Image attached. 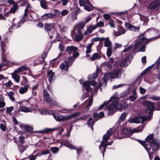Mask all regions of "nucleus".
<instances>
[{"label": "nucleus", "instance_id": "obj_1", "mask_svg": "<svg viewBox=\"0 0 160 160\" xmlns=\"http://www.w3.org/2000/svg\"><path fill=\"white\" fill-rule=\"evenodd\" d=\"M127 107V104L124 103H120L118 102H113L112 104L108 106L105 109L108 110V114L109 115L113 114L116 111V109L121 110L125 109Z\"/></svg>", "mask_w": 160, "mask_h": 160}, {"label": "nucleus", "instance_id": "obj_2", "mask_svg": "<svg viewBox=\"0 0 160 160\" xmlns=\"http://www.w3.org/2000/svg\"><path fill=\"white\" fill-rule=\"evenodd\" d=\"M114 132L113 129L110 128L108 130L106 133L103 136L101 144L99 146V149L102 153V156L104 157V153L106 151L107 146L109 144H105L106 142L109 139L110 137L112 134Z\"/></svg>", "mask_w": 160, "mask_h": 160}, {"label": "nucleus", "instance_id": "obj_3", "mask_svg": "<svg viewBox=\"0 0 160 160\" xmlns=\"http://www.w3.org/2000/svg\"><path fill=\"white\" fill-rule=\"evenodd\" d=\"M132 134V130L129 128L122 129L118 133V138H121L129 137Z\"/></svg>", "mask_w": 160, "mask_h": 160}, {"label": "nucleus", "instance_id": "obj_4", "mask_svg": "<svg viewBox=\"0 0 160 160\" xmlns=\"http://www.w3.org/2000/svg\"><path fill=\"white\" fill-rule=\"evenodd\" d=\"M159 2L158 0H156L151 2L148 5V10L149 12L158 11L159 8Z\"/></svg>", "mask_w": 160, "mask_h": 160}, {"label": "nucleus", "instance_id": "obj_5", "mask_svg": "<svg viewBox=\"0 0 160 160\" xmlns=\"http://www.w3.org/2000/svg\"><path fill=\"white\" fill-rule=\"evenodd\" d=\"M142 103L147 106V108L145 110L147 114H148L150 116L152 115V110L154 108V103L153 102H149L146 101L143 102Z\"/></svg>", "mask_w": 160, "mask_h": 160}, {"label": "nucleus", "instance_id": "obj_6", "mask_svg": "<svg viewBox=\"0 0 160 160\" xmlns=\"http://www.w3.org/2000/svg\"><path fill=\"white\" fill-rule=\"evenodd\" d=\"M74 60L72 57L69 58L67 60H66L64 63L60 64V67L62 71L68 70V67L72 64V62Z\"/></svg>", "mask_w": 160, "mask_h": 160}, {"label": "nucleus", "instance_id": "obj_7", "mask_svg": "<svg viewBox=\"0 0 160 160\" xmlns=\"http://www.w3.org/2000/svg\"><path fill=\"white\" fill-rule=\"evenodd\" d=\"M147 119L148 118L145 116H140L130 119L128 120V121L130 123H138L141 122L142 123H143L144 121L147 120Z\"/></svg>", "mask_w": 160, "mask_h": 160}, {"label": "nucleus", "instance_id": "obj_8", "mask_svg": "<svg viewBox=\"0 0 160 160\" xmlns=\"http://www.w3.org/2000/svg\"><path fill=\"white\" fill-rule=\"evenodd\" d=\"M34 109L32 107H27L25 105H22L20 106L18 111H21L24 112H32L34 110Z\"/></svg>", "mask_w": 160, "mask_h": 160}, {"label": "nucleus", "instance_id": "obj_9", "mask_svg": "<svg viewBox=\"0 0 160 160\" xmlns=\"http://www.w3.org/2000/svg\"><path fill=\"white\" fill-rule=\"evenodd\" d=\"M122 73L120 69H117L112 72H110L109 75L112 78H115L119 77L121 75Z\"/></svg>", "mask_w": 160, "mask_h": 160}, {"label": "nucleus", "instance_id": "obj_10", "mask_svg": "<svg viewBox=\"0 0 160 160\" xmlns=\"http://www.w3.org/2000/svg\"><path fill=\"white\" fill-rule=\"evenodd\" d=\"M83 81V79H81L79 80V82L81 84H82V85L83 88L87 92H89L90 91V82L88 81H86L82 83Z\"/></svg>", "mask_w": 160, "mask_h": 160}, {"label": "nucleus", "instance_id": "obj_11", "mask_svg": "<svg viewBox=\"0 0 160 160\" xmlns=\"http://www.w3.org/2000/svg\"><path fill=\"white\" fill-rule=\"evenodd\" d=\"M23 19H22V21L21 20L18 19L14 18L13 20V22L12 24V28H17L20 25V24H22L23 23Z\"/></svg>", "mask_w": 160, "mask_h": 160}, {"label": "nucleus", "instance_id": "obj_12", "mask_svg": "<svg viewBox=\"0 0 160 160\" xmlns=\"http://www.w3.org/2000/svg\"><path fill=\"white\" fill-rule=\"evenodd\" d=\"M125 25L127 28L132 31L137 32L140 29V26H136L132 25L128 23H125Z\"/></svg>", "mask_w": 160, "mask_h": 160}, {"label": "nucleus", "instance_id": "obj_13", "mask_svg": "<svg viewBox=\"0 0 160 160\" xmlns=\"http://www.w3.org/2000/svg\"><path fill=\"white\" fill-rule=\"evenodd\" d=\"M150 146L153 151L156 150L158 146V141L157 140L153 139L150 142Z\"/></svg>", "mask_w": 160, "mask_h": 160}, {"label": "nucleus", "instance_id": "obj_14", "mask_svg": "<svg viewBox=\"0 0 160 160\" xmlns=\"http://www.w3.org/2000/svg\"><path fill=\"white\" fill-rule=\"evenodd\" d=\"M131 60V55H129L125 59L122 61L120 63V66L122 67H124L127 66L130 63Z\"/></svg>", "mask_w": 160, "mask_h": 160}, {"label": "nucleus", "instance_id": "obj_15", "mask_svg": "<svg viewBox=\"0 0 160 160\" xmlns=\"http://www.w3.org/2000/svg\"><path fill=\"white\" fill-rule=\"evenodd\" d=\"M101 40L104 41V45L105 47H107L108 48L112 47V43L109 39V38H102Z\"/></svg>", "mask_w": 160, "mask_h": 160}, {"label": "nucleus", "instance_id": "obj_16", "mask_svg": "<svg viewBox=\"0 0 160 160\" xmlns=\"http://www.w3.org/2000/svg\"><path fill=\"white\" fill-rule=\"evenodd\" d=\"M78 50L77 47L73 46H71L67 47L66 51L68 54L71 55Z\"/></svg>", "mask_w": 160, "mask_h": 160}, {"label": "nucleus", "instance_id": "obj_17", "mask_svg": "<svg viewBox=\"0 0 160 160\" xmlns=\"http://www.w3.org/2000/svg\"><path fill=\"white\" fill-rule=\"evenodd\" d=\"M28 84H26L23 86L21 87L19 90V92L20 94H23L26 93L28 90L29 88Z\"/></svg>", "mask_w": 160, "mask_h": 160}, {"label": "nucleus", "instance_id": "obj_18", "mask_svg": "<svg viewBox=\"0 0 160 160\" xmlns=\"http://www.w3.org/2000/svg\"><path fill=\"white\" fill-rule=\"evenodd\" d=\"M42 18L43 19L46 20L48 19L55 18V16L54 14L49 13L44 14L42 16Z\"/></svg>", "mask_w": 160, "mask_h": 160}, {"label": "nucleus", "instance_id": "obj_19", "mask_svg": "<svg viewBox=\"0 0 160 160\" xmlns=\"http://www.w3.org/2000/svg\"><path fill=\"white\" fill-rule=\"evenodd\" d=\"M43 96L45 100L47 102H49L51 100V97L49 95L48 92L45 90H43Z\"/></svg>", "mask_w": 160, "mask_h": 160}, {"label": "nucleus", "instance_id": "obj_20", "mask_svg": "<svg viewBox=\"0 0 160 160\" xmlns=\"http://www.w3.org/2000/svg\"><path fill=\"white\" fill-rule=\"evenodd\" d=\"M83 38L82 34L80 30H78L77 34L75 37V40L77 41L81 40Z\"/></svg>", "mask_w": 160, "mask_h": 160}, {"label": "nucleus", "instance_id": "obj_21", "mask_svg": "<svg viewBox=\"0 0 160 160\" xmlns=\"http://www.w3.org/2000/svg\"><path fill=\"white\" fill-rule=\"evenodd\" d=\"M61 144H63L71 149H76V148L69 142L68 141H64L61 142Z\"/></svg>", "mask_w": 160, "mask_h": 160}, {"label": "nucleus", "instance_id": "obj_22", "mask_svg": "<svg viewBox=\"0 0 160 160\" xmlns=\"http://www.w3.org/2000/svg\"><path fill=\"white\" fill-rule=\"evenodd\" d=\"M53 116L55 120L61 122L67 120L65 118V117H63L61 115L53 114Z\"/></svg>", "mask_w": 160, "mask_h": 160}, {"label": "nucleus", "instance_id": "obj_23", "mask_svg": "<svg viewBox=\"0 0 160 160\" xmlns=\"http://www.w3.org/2000/svg\"><path fill=\"white\" fill-rule=\"evenodd\" d=\"M144 127V125L142 126H140L139 127L133 128L132 130V134L134 133H138L141 132Z\"/></svg>", "mask_w": 160, "mask_h": 160}, {"label": "nucleus", "instance_id": "obj_24", "mask_svg": "<svg viewBox=\"0 0 160 160\" xmlns=\"http://www.w3.org/2000/svg\"><path fill=\"white\" fill-rule=\"evenodd\" d=\"M18 73L15 72L14 71L12 74V78L14 79L15 81L17 82H19L20 79V77L18 75Z\"/></svg>", "mask_w": 160, "mask_h": 160}, {"label": "nucleus", "instance_id": "obj_25", "mask_svg": "<svg viewBox=\"0 0 160 160\" xmlns=\"http://www.w3.org/2000/svg\"><path fill=\"white\" fill-rule=\"evenodd\" d=\"M54 73L52 72V70H50L48 72V80L50 82L53 81L54 77Z\"/></svg>", "mask_w": 160, "mask_h": 160}, {"label": "nucleus", "instance_id": "obj_26", "mask_svg": "<svg viewBox=\"0 0 160 160\" xmlns=\"http://www.w3.org/2000/svg\"><path fill=\"white\" fill-rule=\"evenodd\" d=\"M85 23L83 22H80L77 24L75 27V29L78 30H80L82 29L85 26Z\"/></svg>", "mask_w": 160, "mask_h": 160}, {"label": "nucleus", "instance_id": "obj_27", "mask_svg": "<svg viewBox=\"0 0 160 160\" xmlns=\"http://www.w3.org/2000/svg\"><path fill=\"white\" fill-rule=\"evenodd\" d=\"M28 67H26L25 66H22L19 68L17 70H15V72H17L19 73L20 72H21L25 70H28Z\"/></svg>", "mask_w": 160, "mask_h": 160}, {"label": "nucleus", "instance_id": "obj_28", "mask_svg": "<svg viewBox=\"0 0 160 160\" xmlns=\"http://www.w3.org/2000/svg\"><path fill=\"white\" fill-rule=\"evenodd\" d=\"M80 114V113L79 112L72 113L70 115L65 116V118L67 120L70 119L72 118L76 117L79 115Z\"/></svg>", "mask_w": 160, "mask_h": 160}, {"label": "nucleus", "instance_id": "obj_29", "mask_svg": "<svg viewBox=\"0 0 160 160\" xmlns=\"http://www.w3.org/2000/svg\"><path fill=\"white\" fill-rule=\"evenodd\" d=\"M53 27V24L52 23H46L44 25L45 28L47 30L49 34V31L51 30Z\"/></svg>", "mask_w": 160, "mask_h": 160}, {"label": "nucleus", "instance_id": "obj_30", "mask_svg": "<svg viewBox=\"0 0 160 160\" xmlns=\"http://www.w3.org/2000/svg\"><path fill=\"white\" fill-rule=\"evenodd\" d=\"M28 146L26 145H23L22 144L18 145V149L22 153L27 148Z\"/></svg>", "mask_w": 160, "mask_h": 160}, {"label": "nucleus", "instance_id": "obj_31", "mask_svg": "<svg viewBox=\"0 0 160 160\" xmlns=\"http://www.w3.org/2000/svg\"><path fill=\"white\" fill-rule=\"evenodd\" d=\"M90 44H89L87 47V49L86 51L85 57L87 58L88 59L90 58Z\"/></svg>", "mask_w": 160, "mask_h": 160}, {"label": "nucleus", "instance_id": "obj_32", "mask_svg": "<svg viewBox=\"0 0 160 160\" xmlns=\"http://www.w3.org/2000/svg\"><path fill=\"white\" fill-rule=\"evenodd\" d=\"M40 2L41 6L42 8L45 9H48V6L45 1L44 0H42L40 1Z\"/></svg>", "mask_w": 160, "mask_h": 160}, {"label": "nucleus", "instance_id": "obj_33", "mask_svg": "<svg viewBox=\"0 0 160 160\" xmlns=\"http://www.w3.org/2000/svg\"><path fill=\"white\" fill-rule=\"evenodd\" d=\"M101 58L99 54L97 53H94L92 55L91 58L92 60H94L96 59H99Z\"/></svg>", "mask_w": 160, "mask_h": 160}, {"label": "nucleus", "instance_id": "obj_34", "mask_svg": "<svg viewBox=\"0 0 160 160\" xmlns=\"http://www.w3.org/2000/svg\"><path fill=\"white\" fill-rule=\"evenodd\" d=\"M99 67L97 66V70L95 72L93 73L92 75V78L93 79H95L97 78L98 76V73L99 72Z\"/></svg>", "mask_w": 160, "mask_h": 160}, {"label": "nucleus", "instance_id": "obj_35", "mask_svg": "<svg viewBox=\"0 0 160 160\" xmlns=\"http://www.w3.org/2000/svg\"><path fill=\"white\" fill-rule=\"evenodd\" d=\"M139 142L143 146H144V147L145 148V149L148 152L151 149H150V148L148 149L147 148V144L146 143H147L146 142H145V141H141V140H139Z\"/></svg>", "mask_w": 160, "mask_h": 160}, {"label": "nucleus", "instance_id": "obj_36", "mask_svg": "<svg viewBox=\"0 0 160 160\" xmlns=\"http://www.w3.org/2000/svg\"><path fill=\"white\" fill-rule=\"evenodd\" d=\"M55 129H51L48 128H46L45 129H43V130L42 131H40L39 132H41L43 133H48L49 132H51L53 130H54Z\"/></svg>", "mask_w": 160, "mask_h": 160}, {"label": "nucleus", "instance_id": "obj_37", "mask_svg": "<svg viewBox=\"0 0 160 160\" xmlns=\"http://www.w3.org/2000/svg\"><path fill=\"white\" fill-rule=\"evenodd\" d=\"M18 8V5L17 4H15L14 5L13 7L10 9L9 12L11 13H13L15 12Z\"/></svg>", "mask_w": 160, "mask_h": 160}, {"label": "nucleus", "instance_id": "obj_38", "mask_svg": "<svg viewBox=\"0 0 160 160\" xmlns=\"http://www.w3.org/2000/svg\"><path fill=\"white\" fill-rule=\"evenodd\" d=\"M112 47L108 48L107 51V56L109 57L111 55L112 51Z\"/></svg>", "mask_w": 160, "mask_h": 160}, {"label": "nucleus", "instance_id": "obj_39", "mask_svg": "<svg viewBox=\"0 0 160 160\" xmlns=\"http://www.w3.org/2000/svg\"><path fill=\"white\" fill-rule=\"evenodd\" d=\"M79 4L81 6H83L85 5L86 3H87L88 5H90L89 2L88 3L86 1L85 2L83 0H79Z\"/></svg>", "mask_w": 160, "mask_h": 160}, {"label": "nucleus", "instance_id": "obj_40", "mask_svg": "<svg viewBox=\"0 0 160 160\" xmlns=\"http://www.w3.org/2000/svg\"><path fill=\"white\" fill-rule=\"evenodd\" d=\"M5 103L3 100L2 98H0V108L4 107L5 106Z\"/></svg>", "mask_w": 160, "mask_h": 160}, {"label": "nucleus", "instance_id": "obj_41", "mask_svg": "<svg viewBox=\"0 0 160 160\" xmlns=\"http://www.w3.org/2000/svg\"><path fill=\"white\" fill-rule=\"evenodd\" d=\"M142 43V42L140 40L137 41L134 44V49L136 50L138 47V46Z\"/></svg>", "mask_w": 160, "mask_h": 160}, {"label": "nucleus", "instance_id": "obj_42", "mask_svg": "<svg viewBox=\"0 0 160 160\" xmlns=\"http://www.w3.org/2000/svg\"><path fill=\"white\" fill-rule=\"evenodd\" d=\"M68 12H69L66 9H64L62 10L61 12V15L60 16V17L62 18L63 16H64L67 14Z\"/></svg>", "mask_w": 160, "mask_h": 160}, {"label": "nucleus", "instance_id": "obj_43", "mask_svg": "<svg viewBox=\"0 0 160 160\" xmlns=\"http://www.w3.org/2000/svg\"><path fill=\"white\" fill-rule=\"evenodd\" d=\"M140 19L141 21H143V24L148 22V19L147 17H141Z\"/></svg>", "mask_w": 160, "mask_h": 160}, {"label": "nucleus", "instance_id": "obj_44", "mask_svg": "<svg viewBox=\"0 0 160 160\" xmlns=\"http://www.w3.org/2000/svg\"><path fill=\"white\" fill-rule=\"evenodd\" d=\"M145 50V45L144 44L142 45L141 47L138 49V52H144Z\"/></svg>", "mask_w": 160, "mask_h": 160}, {"label": "nucleus", "instance_id": "obj_45", "mask_svg": "<svg viewBox=\"0 0 160 160\" xmlns=\"http://www.w3.org/2000/svg\"><path fill=\"white\" fill-rule=\"evenodd\" d=\"M50 153V152L48 150L47 151H42L40 153H39L38 154V156H40L42 155H46L47 154H49Z\"/></svg>", "mask_w": 160, "mask_h": 160}, {"label": "nucleus", "instance_id": "obj_46", "mask_svg": "<svg viewBox=\"0 0 160 160\" xmlns=\"http://www.w3.org/2000/svg\"><path fill=\"white\" fill-rule=\"evenodd\" d=\"M127 114L126 112H123L122 113L120 118V119L122 121L124 120L126 117H127Z\"/></svg>", "mask_w": 160, "mask_h": 160}, {"label": "nucleus", "instance_id": "obj_47", "mask_svg": "<svg viewBox=\"0 0 160 160\" xmlns=\"http://www.w3.org/2000/svg\"><path fill=\"white\" fill-rule=\"evenodd\" d=\"M154 136L153 134H151L148 135L147 136L146 138V140L147 141H148L151 140L153 138Z\"/></svg>", "mask_w": 160, "mask_h": 160}, {"label": "nucleus", "instance_id": "obj_48", "mask_svg": "<svg viewBox=\"0 0 160 160\" xmlns=\"http://www.w3.org/2000/svg\"><path fill=\"white\" fill-rule=\"evenodd\" d=\"M50 149L53 153H56L58 151V148L57 147H51Z\"/></svg>", "mask_w": 160, "mask_h": 160}, {"label": "nucleus", "instance_id": "obj_49", "mask_svg": "<svg viewBox=\"0 0 160 160\" xmlns=\"http://www.w3.org/2000/svg\"><path fill=\"white\" fill-rule=\"evenodd\" d=\"M28 2L27 0H20L18 1V3H21V4L20 5L21 6H23L25 5V4L28 3Z\"/></svg>", "mask_w": 160, "mask_h": 160}, {"label": "nucleus", "instance_id": "obj_50", "mask_svg": "<svg viewBox=\"0 0 160 160\" xmlns=\"http://www.w3.org/2000/svg\"><path fill=\"white\" fill-rule=\"evenodd\" d=\"M39 111L41 114L42 115L47 114L48 113V112L44 109H40Z\"/></svg>", "mask_w": 160, "mask_h": 160}, {"label": "nucleus", "instance_id": "obj_51", "mask_svg": "<svg viewBox=\"0 0 160 160\" xmlns=\"http://www.w3.org/2000/svg\"><path fill=\"white\" fill-rule=\"evenodd\" d=\"M109 102V101H105L103 104L101 105L99 107L98 110L101 109L102 108H103L104 106L106 104H108Z\"/></svg>", "mask_w": 160, "mask_h": 160}, {"label": "nucleus", "instance_id": "obj_52", "mask_svg": "<svg viewBox=\"0 0 160 160\" xmlns=\"http://www.w3.org/2000/svg\"><path fill=\"white\" fill-rule=\"evenodd\" d=\"M108 24L110 25L112 28H115V26L114 24V21L112 19H110L109 20V22Z\"/></svg>", "mask_w": 160, "mask_h": 160}, {"label": "nucleus", "instance_id": "obj_53", "mask_svg": "<svg viewBox=\"0 0 160 160\" xmlns=\"http://www.w3.org/2000/svg\"><path fill=\"white\" fill-rule=\"evenodd\" d=\"M105 68H112V65L108 62H106L104 63Z\"/></svg>", "mask_w": 160, "mask_h": 160}, {"label": "nucleus", "instance_id": "obj_54", "mask_svg": "<svg viewBox=\"0 0 160 160\" xmlns=\"http://www.w3.org/2000/svg\"><path fill=\"white\" fill-rule=\"evenodd\" d=\"M31 10V8H30V9H28V10H27L26 12H25H25L24 13V17L23 18V19H24L25 18H26L27 16L28 15V12H30L31 11H32Z\"/></svg>", "mask_w": 160, "mask_h": 160}, {"label": "nucleus", "instance_id": "obj_55", "mask_svg": "<svg viewBox=\"0 0 160 160\" xmlns=\"http://www.w3.org/2000/svg\"><path fill=\"white\" fill-rule=\"evenodd\" d=\"M77 153L78 155L82 153V147H79L76 149Z\"/></svg>", "mask_w": 160, "mask_h": 160}, {"label": "nucleus", "instance_id": "obj_56", "mask_svg": "<svg viewBox=\"0 0 160 160\" xmlns=\"http://www.w3.org/2000/svg\"><path fill=\"white\" fill-rule=\"evenodd\" d=\"M5 85L6 87H8L9 88H12L11 85L13 84L10 81H9L8 82L5 84Z\"/></svg>", "mask_w": 160, "mask_h": 160}, {"label": "nucleus", "instance_id": "obj_57", "mask_svg": "<svg viewBox=\"0 0 160 160\" xmlns=\"http://www.w3.org/2000/svg\"><path fill=\"white\" fill-rule=\"evenodd\" d=\"M124 84H120L119 85H115L113 86L112 87V89H116L118 88H119L121 87H122L124 86Z\"/></svg>", "mask_w": 160, "mask_h": 160}, {"label": "nucleus", "instance_id": "obj_58", "mask_svg": "<svg viewBox=\"0 0 160 160\" xmlns=\"http://www.w3.org/2000/svg\"><path fill=\"white\" fill-rule=\"evenodd\" d=\"M13 109L14 108L12 106L8 107L7 108L6 111L7 113H10L12 111Z\"/></svg>", "mask_w": 160, "mask_h": 160}, {"label": "nucleus", "instance_id": "obj_59", "mask_svg": "<svg viewBox=\"0 0 160 160\" xmlns=\"http://www.w3.org/2000/svg\"><path fill=\"white\" fill-rule=\"evenodd\" d=\"M132 47V45L129 46L127 48L124 49L123 52H128L129 51Z\"/></svg>", "mask_w": 160, "mask_h": 160}, {"label": "nucleus", "instance_id": "obj_60", "mask_svg": "<svg viewBox=\"0 0 160 160\" xmlns=\"http://www.w3.org/2000/svg\"><path fill=\"white\" fill-rule=\"evenodd\" d=\"M73 53L72 57L75 59L79 56V52L76 51L74 52Z\"/></svg>", "mask_w": 160, "mask_h": 160}, {"label": "nucleus", "instance_id": "obj_61", "mask_svg": "<svg viewBox=\"0 0 160 160\" xmlns=\"http://www.w3.org/2000/svg\"><path fill=\"white\" fill-rule=\"evenodd\" d=\"M104 25V23L102 21H99L98 23L97 24V26L98 27H102Z\"/></svg>", "mask_w": 160, "mask_h": 160}, {"label": "nucleus", "instance_id": "obj_62", "mask_svg": "<svg viewBox=\"0 0 160 160\" xmlns=\"http://www.w3.org/2000/svg\"><path fill=\"white\" fill-rule=\"evenodd\" d=\"M139 88L141 94H143L145 92L146 90L145 89L141 87H139Z\"/></svg>", "mask_w": 160, "mask_h": 160}, {"label": "nucleus", "instance_id": "obj_63", "mask_svg": "<svg viewBox=\"0 0 160 160\" xmlns=\"http://www.w3.org/2000/svg\"><path fill=\"white\" fill-rule=\"evenodd\" d=\"M62 2V5L66 6L67 5L69 2V0H61Z\"/></svg>", "mask_w": 160, "mask_h": 160}, {"label": "nucleus", "instance_id": "obj_64", "mask_svg": "<svg viewBox=\"0 0 160 160\" xmlns=\"http://www.w3.org/2000/svg\"><path fill=\"white\" fill-rule=\"evenodd\" d=\"M38 154L35 155L31 156L29 157V160H35L37 158V157L38 156Z\"/></svg>", "mask_w": 160, "mask_h": 160}]
</instances>
